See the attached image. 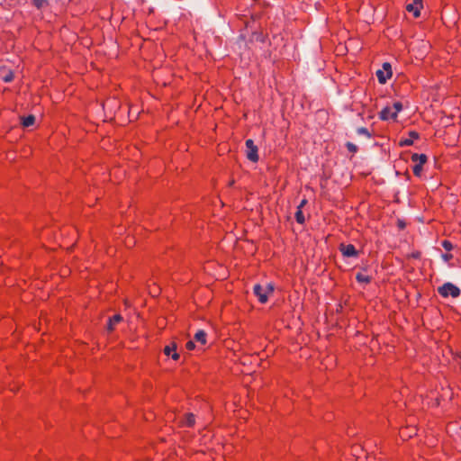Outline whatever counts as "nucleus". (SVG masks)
I'll return each instance as SVG.
<instances>
[{
    "mask_svg": "<svg viewBox=\"0 0 461 461\" xmlns=\"http://www.w3.org/2000/svg\"><path fill=\"white\" fill-rule=\"evenodd\" d=\"M438 293L444 298L448 296L456 298L460 295V289L452 283H445L438 288Z\"/></svg>",
    "mask_w": 461,
    "mask_h": 461,
    "instance_id": "obj_1",
    "label": "nucleus"
},
{
    "mask_svg": "<svg viewBox=\"0 0 461 461\" xmlns=\"http://www.w3.org/2000/svg\"><path fill=\"white\" fill-rule=\"evenodd\" d=\"M427 156L425 154L414 153L411 155V161L415 163L412 167L413 174L416 176H420L423 165L427 162Z\"/></svg>",
    "mask_w": 461,
    "mask_h": 461,
    "instance_id": "obj_2",
    "label": "nucleus"
},
{
    "mask_svg": "<svg viewBox=\"0 0 461 461\" xmlns=\"http://www.w3.org/2000/svg\"><path fill=\"white\" fill-rule=\"evenodd\" d=\"M246 148L248 159L252 162H257L258 160V147L254 144V141L250 139L247 140Z\"/></svg>",
    "mask_w": 461,
    "mask_h": 461,
    "instance_id": "obj_3",
    "label": "nucleus"
},
{
    "mask_svg": "<svg viewBox=\"0 0 461 461\" xmlns=\"http://www.w3.org/2000/svg\"><path fill=\"white\" fill-rule=\"evenodd\" d=\"M339 250L344 257L347 258H357L358 257V251L352 244H340Z\"/></svg>",
    "mask_w": 461,
    "mask_h": 461,
    "instance_id": "obj_4",
    "label": "nucleus"
},
{
    "mask_svg": "<svg viewBox=\"0 0 461 461\" xmlns=\"http://www.w3.org/2000/svg\"><path fill=\"white\" fill-rule=\"evenodd\" d=\"M254 294L258 297L261 303H266L268 300V294L267 289L260 285H255L253 288Z\"/></svg>",
    "mask_w": 461,
    "mask_h": 461,
    "instance_id": "obj_5",
    "label": "nucleus"
},
{
    "mask_svg": "<svg viewBox=\"0 0 461 461\" xmlns=\"http://www.w3.org/2000/svg\"><path fill=\"white\" fill-rule=\"evenodd\" d=\"M422 0H414L411 4L406 6L408 12L412 13L414 17L420 15V10L422 9Z\"/></svg>",
    "mask_w": 461,
    "mask_h": 461,
    "instance_id": "obj_6",
    "label": "nucleus"
},
{
    "mask_svg": "<svg viewBox=\"0 0 461 461\" xmlns=\"http://www.w3.org/2000/svg\"><path fill=\"white\" fill-rule=\"evenodd\" d=\"M379 117L383 121L387 120H395L397 118V113L393 111V108L391 106H385L379 113Z\"/></svg>",
    "mask_w": 461,
    "mask_h": 461,
    "instance_id": "obj_7",
    "label": "nucleus"
},
{
    "mask_svg": "<svg viewBox=\"0 0 461 461\" xmlns=\"http://www.w3.org/2000/svg\"><path fill=\"white\" fill-rule=\"evenodd\" d=\"M164 354L167 357H171L174 360H178L180 356L176 351V344L175 342H171L169 345L166 346L163 350Z\"/></svg>",
    "mask_w": 461,
    "mask_h": 461,
    "instance_id": "obj_8",
    "label": "nucleus"
},
{
    "mask_svg": "<svg viewBox=\"0 0 461 461\" xmlns=\"http://www.w3.org/2000/svg\"><path fill=\"white\" fill-rule=\"evenodd\" d=\"M178 422L181 427H193L195 422L194 415L193 413H186L179 419Z\"/></svg>",
    "mask_w": 461,
    "mask_h": 461,
    "instance_id": "obj_9",
    "label": "nucleus"
},
{
    "mask_svg": "<svg viewBox=\"0 0 461 461\" xmlns=\"http://www.w3.org/2000/svg\"><path fill=\"white\" fill-rule=\"evenodd\" d=\"M417 139H419V133L416 131H411L409 133L408 138L402 139L400 140V146H402V147L411 146V145H412L414 140H417Z\"/></svg>",
    "mask_w": 461,
    "mask_h": 461,
    "instance_id": "obj_10",
    "label": "nucleus"
},
{
    "mask_svg": "<svg viewBox=\"0 0 461 461\" xmlns=\"http://www.w3.org/2000/svg\"><path fill=\"white\" fill-rule=\"evenodd\" d=\"M122 321V317L120 314L113 315L112 318L109 319L107 330L109 331H113L114 330L115 325L121 322Z\"/></svg>",
    "mask_w": 461,
    "mask_h": 461,
    "instance_id": "obj_11",
    "label": "nucleus"
},
{
    "mask_svg": "<svg viewBox=\"0 0 461 461\" xmlns=\"http://www.w3.org/2000/svg\"><path fill=\"white\" fill-rule=\"evenodd\" d=\"M0 77L3 81L8 83V82L13 81L14 73L10 69L2 68V69H0Z\"/></svg>",
    "mask_w": 461,
    "mask_h": 461,
    "instance_id": "obj_12",
    "label": "nucleus"
},
{
    "mask_svg": "<svg viewBox=\"0 0 461 461\" xmlns=\"http://www.w3.org/2000/svg\"><path fill=\"white\" fill-rule=\"evenodd\" d=\"M206 337H207V334L203 330H198L194 334L195 341L201 343L202 345H204L206 343Z\"/></svg>",
    "mask_w": 461,
    "mask_h": 461,
    "instance_id": "obj_13",
    "label": "nucleus"
},
{
    "mask_svg": "<svg viewBox=\"0 0 461 461\" xmlns=\"http://www.w3.org/2000/svg\"><path fill=\"white\" fill-rule=\"evenodd\" d=\"M376 77L378 78V81L381 83V84H384L388 78H390L392 77V71H389L387 72L386 76L384 75V71L382 70H378L376 72Z\"/></svg>",
    "mask_w": 461,
    "mask_h": 461,
    "instance_id": "obj_14",
    "label": "nucleus"
},
{
    "mask_svg": "<svg viewBox=\"0 0 461 461\" xmlns=\"http://www.w3.org/2000/svg\"><path fill=\"white\" fill-rule=\"evenodd\" d=\"M22 120V124L23 127H30L35 122V117L33 115H28L23 117Z\"/></svg>",
    "mask_w": 461,
    "mask_h": 461,
    "instance_id": "obj_15",
    "label": "nucleus"
},
{
    "mask_svg": "<svg viewBox=\"0 0 461 461\" xmlns=\"http://www.w3.org/2000/svg\"><path fill=\"white\" fill-rule=\"evenodd\" d=\"M356 279L358 283L369 284L371 282V277L362 273H357Z\"/></svg>",
    "mask_w": 461,
    "mask_h": 461,
    "instance_id": "obj_16",
    "label": "nucleus"
},
{
    "mask_svg": "<svg viewBox=\"0 0 461 461\" xmlns=\"http://www.w3.org/2000/svg\"><path fill=\"white\" fill-rule=\"evenodd\" d=\"M295 220L300 224H303L305 222V217L303 215L302 209L300 208H297V211L295 212Z\"/></svg>",
    "mask_w": 461,
    "mask_h": 461,
    "instance_id": "obj_17",
    "label": "nucleus"
},
{
    "mask_svg": "<svg viewBox=\"0 0 461 461\" xmlns=\"http://www.w3.org/2000/svg\"><path fill=\"white\" fill-rule=\"evenodd\" d=\"M357 134H359V135H364V136H366V137H367V138H371V137H372V134H371V133L369 132V131H368L366 128H365V127L357 128Z\"/></svg>",
    "mask_w": 461,
    "mask_h": 461,
    "instance_id": "obj_18",
    "label": "nucleus"
},
{
    "mask_svg": "<svg viewBox=\"0 0 461 461\" xmlns=\"http://www.w3.org/2000/svg\"><path fill=\"white\" fill-rule=\"evenodd\" d=\"M32 2L38 9L43 8L48 5L47 0H32Z\"/></svg>",
    "mask_w": 461,
    "mask_h": 461,
    "instance_id": "obj_19",
    "label": "nucleus"
},
{
    "mask_svg": "<svg viewBox=\"0 0 461 461\" xmlns=\"http://www.w3.org/2000/svg\"><path fill=\"white\" fill-rule=\"evenodd\" d=\"M346 147L352 153H356L358 150L357 147L352 142H347Z\"/></svg>",
    "mask_w": 461,
    "mask_h": 461,
    "instance_id": "obj_20",
    "label": "nucleus"
},
{
    "mask_svg": "<svg viewBox=\"0 0 461 461\" xmlns=\"http://www.w3.org/2000/svg\"><path fill=\"white\" fill-rule=\"evenodd\" d=\"M441 245L447 251H450L453 249V245L449 240H443Z\"/></svg>",
    "mask_w": 461,
    "mask_h": 461,
    "instance_id": "obj_21",
    "label": "nucleus"
},
{
    "mask_svg": "<svg viewBox=\"0 0 461 461\" xmlns=\"http://www.w3.org/2000/svg\"><path fill=\"white\" fill-rule=\"evenodd\" d=\"M391 107L393 108V111L398 114L402 109V104L401 102H394Z\"/></svg>",
    "mask_w": 461,
    "mask_h": 461,
    "instance_id": "obj_22",
    "label": "nucleus"
},
{
    "mask_svg": "<svg viewBox=\"0 0 461 461\" xmlns=\"http://www.w3.org/2000/svg\"><path fill=\"white\" fill-rule=\"evenodd\" d=\"M194 347H195L194 342L192 340L186 342V344H185V348L188 350H193L194 348Z\"/></svg>",
    "mask_w": 461,
    "mask_h": 461,
    "instance_id": "obj_23",
    "label": "nucleus"
},
{
    "mask_svg": "<svg viewBox=\"0 0 461 461\" xmlns=\"http://www.w3.org/2000/svg\"><path fill=\"white\" fill-rule=\"evenodd\" d=\"M453 258V255L452 254H449V253H446V254H443L442 255V258L444 259V261L446 262H448L450 259H452Z\"/></svg>",
    "mask_w": 461,
    "mask_h": 461,
    "instance_id": "obj_24",
    "label": "nucleus"
},
{
    "mask_svg": "<svg viewBox=\"0 0 461 461\" xmlns=\"http://www.w3.org/2000/svg\"><path fill=\"white\" fill-rule=\"evenodd\" d=\"M267 291V294H272L274 292V285L272 284H267L266 287H264Z\"/></svg>",
    "mask_w": 461,
    "mask_h": 461,
    "instance_id": "obj_25",
    "label": "nucleus"
},
{
    "mask_svg": "<svg viewBox=\"0 0 461 461\" xmlns=\"http://www.w3.org/2000/svg\"><path fill=\"white\" fill-rule=\"evenodd\" d=\"M307 203L306 199H303L297 208L303 209V207Z\"/></svg>",
    "mask_w": 461,
    "mask_h": 461,
    "instance_id": "obj_26",
    "label": "nucleus"
},
{
    "mask_svg": "<svg viewBox=\"0 0 461 461\" xmlns=\"http://www.w3.org/2000/svg\"><path fill=\"white\" fill-rule=\"evenodd\" d=\"M383 67L387 72L391 71V65L389 63H384Z\"/></svg>",
    "mask_w": 461,
    "mask_h": 461,
    "instance_id": "obj_27",
    "label": "nucleus"
}]
</instances>
